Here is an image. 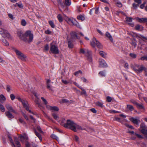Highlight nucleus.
I'll list each match as a JSON object with an SVG mask.
<instances>
[{
    "mask_svg": "<svg viewBox=\"0 0 147 147\" xmlns=\"http://www.w3.org/2000/svg\"><path fill=\"white\" fill-rule=\"evenodd\" d=\"M117 6L119 7H121L122 6V4L121 3L118 2L117 3Z\"/></svg>",
    "mask_w": 147,
    "mask_h": 147,
    "instance_id": "nucleus-58",
    "label": "nucleus"
},
{
    "mask_svg": "<svg viewBox=\"0 0 147 147\" xmlns=\"http://www.w3.org/2000/svg\"><path fill=\"white\" fill-rule=\"evenodd\" d=\"M15 51L16 55H18L19 58L22 60H25L26 58V56L23 53L17 49H15Z\"/></svg>",
    "mask_w": 147,
    "mask_h": 147,
    "instance_id": "nucleus-9",
    "label": "nucleus"
},
{
    "mask_svg": "<svg viewBox=\"0 0 147 147\" xmlns=\"http://www.w3.org/2000/svg\"><path fill=\"white\" fill-rule=\"evenodd\" d=\"M135 135L138 138H143V137L141 135L137 133H135Z\"/></svg>",
    "mask_w": 147,
    "mask_h": 147,
    "instance_id": "nucleus-52",
    "label": "nucleus"
},
{
    "mask_svg": "<svg viewBox=\"0 0 147 147\" xmlns=\"http://www.w3.org/2000/svg\"><path fill=\"white\" fill-rule=\"evenodd\" d=\"M99 54L101 56L104 58H105L107 56V54L102 51H100Z\"/></svg>",
    "mask_w": 147,
    "mask_h": 147,
    "instance_id": "nucleus-26",
    "label": "nucleus"
},
{
    "mask_svg": "<svg viewBox=\"0 0 147 147\" xmlns=\"http://www.w3.org/2000/svg\"><path fill=\"white\" fill-rule=\"evenodd\" d=\"M10 97L11 99L12 100H13L16 97L18 100L21 102L23 105V107L25 108L26 110L28 111L30 113L34 114L33 113L32 111L30 109V107L27 101L26 100L21 98L19 96H17L16 97L13 94H11L10 95Z\"/></svg>",
    "mask_w": 147,
    "mask_h": 147,
    "instance_id": "nucleus-2",
    "label": "nucleus"
},
{
    "mask_svg": "<svg viewBox=\"0 0 147 147\" xmlns=\"http://www.w3.org/2000/svg\"><path fill=\"white\" fill-rule=\"evenodd\" d=\"M136 106L139 109H142L143 108V106L142 104H139L138 103H137Z\"/></svg>",
    "mask_w": 147,
    "mask_h": 147,
    "instance_id": "nucleus-39",
    "label": "nucleus"
},
{
    "mask_svg": "<svg viewBox=\"0 0 147 147\" xmlns=\"http://www.w3.org/2000/svg\"><path fill=\"white\" fill-rule=\"evenodd\" d=\"M22 113L25 119L26 120H28V119L27 116L23 112H22Z\"/></svg>",
    "mask_w": 147,
    "mask_h": 147,
    "instance_id": "nucleus-53",
    "label": "nucleus"
},
{
    "mask_svg": "<svg viewBox=\"0 0 147 147\" xmlns=\"http://www.w3.org/2000/svg\"><path fill=\"white\" fill-rule=\"evenodd\" d=\"M99 75L100 76L103 77L105 76L106 74L105 72L103 71H101L99 72Z\"/></svg>",
    "mask_w": 147,
    "mask_h": 147,
    "instance_id": "nucleus-35",
    "label": "nucleus"
},
{
    "mask_svg": "<svg viewBox=\"0 0 147 147\" xmlns=\"http://www.w3.org/2000/svg\"><path fill=\"white\" fill-rule=\"evenodd\" d=\"M0 34L4 38L3 39V44L6 46H8L9 45V34L7 31L3 28H0Z\"/></svg>",
    "mask_w": 147,
    "mask_h": 147,
    "instance_id": "nucleus-3",
    "label": "nucleus"
},
{
    "mask_svg": "<svg viewBox=\"0 0 147 147\" xmlns=\"http://www.w3.org/2000/svg\"><path fill=\"white\" fill-rule=\"evenodd\" d=\"M143 70H144L146 72V69L142 66H141L138 69H135V71L138 73L141 72Z\"/></svg>",
    "mask_w": 147,
    "mask_h": 147,
    "instance_id": "nucleus-16",
    "label": "nucleus"
},
{
    "mask_svg": "<svg viewBox=\"0 0 147 147\" xmlns=\"http://www.w3.org/2000/svg\"><path fill=\"white\" fill-rule=\"evenodd\" d=\"M146 128L145 124L143 123H142L140 125V129Z\"/></svg>",
    "mask_w": 147,
    "mask_h": 147,
    "instance_id": "nucleus-46",
    "label": "nucleus"
},
{
    "mask_svg": "<svg viewBox=\"0 0 147 147\" xmlns=\"http://www.w3.org/2000/svg\"><path fill=\"white\" fill-rule=\"evenodd\" d=\"M0 110L1 111L3 112H4L5 111V109L3 106L1 104H0Z\"/></svg>",
    "mask_w": 147,
    "mask_h": 147,
    "instance_id": "nucleus-36",
    "label": "nucleus"
},
{
    "mask_svg": "<svg viewBox=\"0 0 147 147\" xmlns=\"http://www.w3.org/2000/svg\"><path fill=\"white\" fill-rule=\"evenodd\" d=\"M106 35L108 38H109V39L111 42H113V38L110 33L108 32H107L106 33Z\"/></svg>",
    "mask_w": 147,
    "mask_h": 147,
    "instance_id": "nucleus-21",
    "label": "nucleus"
},
{
    "mask_svg": "<svg viewBox=\"0 0 147 147\" xmlns=\"http://www.w3.org/2000/svg\"><path fill=\"white\" fill-rule=\"evenodd\" d=\"M130 102L136 105L138 103L136 101L133 100H130Z\"/></svg>",
    "mask_w": 147,
    "mask_h": 147,
    "instance_id": "nucleus-54",
    "label": "nucleus"
},
{
    "mask_svg": "<svg viewBox=\"0 0 147 147\" xmlns=\"http://www.w3.org/2000/svg\"><path fill=\"white\" fill-rule=\"evenodd\" d=\"M50 53L54 54H57L59 53L58 47L53 42L50 44Z\"/></svg>",
    "mask_w": 147,
    "mask_h": 147,
    "instance_id": "nucleus-7",
    "label": "nucleus"
},
{
    "mask_svg": "<svg viewBox=\"0 0 147 147\" xmlns=\"http://www.w3.org/2000/svg\"><path fill=\"white\" fill-rule=\"evenodd\" d=\"M15 142L16 144L17 145V147H20V144L19 142L18 141H16V139H15Z\"/></svg>",
    "mask_w": 147,
    "mask_h": 147,
    "instance_id": "nucleus-47",
    "label": "nucleus"
},
{
    "mask_svg": "<svg viewBox=\"0 0 147 147\" xmlns=\"http://www.w3.org/2000/svg\"><path fill=\"white\" fill-rule=\"evenodd\" d=\"M90 44L93 47H95V46H97L98 48L101 47L100 44L94 38H93Z\"/></svg>",
    "mask_w": 147,
    "mask_h": 147,
    "instance_id": "nucleus-8",
    "label": "nucleus"
},
{
    "mask_svg": "<svg viewBox=\"0 0 147 147\" xmlns=\"http://www.w3.org/2000/svg\"><path fill=\"white\" fill-rule=\"evenodd\" d=\"M77 18L78 20H80L82 21H83L85 20V18L84 16L80 15L78 16L77 17Z\"/></svg>",
    "mask_w": 147,
    "mask_h": 147,
    "instance_id": "nucleus-27",
    "label": "nucleus"
},
{
    "mask_svg": "<svg viewBox=\"0 0 147 147\" xmlns=\"http://www.w3.org/2000/svg\"><path fill=\"white\" fill-rule=\"evenodd\" d=\"M58 2L59 5L61 7L64 8L65 7V5H64L63 4L62 0H58Z\"/></svg>",
    "mask_w": 147,
    "mask_h": 147,
    "instance_id": "nucleus-28",
    "label": "nucleus"
},
{
    "mask_svg": "<svg viewBox=\"0 0 147 147\" xmlns=\"http://www.w3.org/2000/svg\"><path fill=\"white\" fill-rule=\"evenodd\" d=\"M134 1L138 3V5L141 3H142L141 0H134Z\"/></svg>",
    "mask_w": 147,
    "mask_h": 147,
    "instance_id": "nucleus-57",
    "label": "nucleus"
},
{
    "mask_svg": "<svg viewBox=\"0 0 147 147\" xmlns=\"http://www.w3.org/2000/svg\"><path fill=\"white\" fill-rule=\"evenodd\" d=\"M18 122H20V123L24 124L25 123V122L22 119L20 118L18 121Z\"/></svg>",
    "mask_w": 147,
    "mask_h": 147,
    "instance_id": "nucleus-50",
    "label": "nucleus"
},
{
    "mask_svg": "<svg viewBox=\"0 0 147 147\" xmlns=\"http://www.w3.org/2000/svg\"><path fill=\"white\" fill-rule=\"evenodd\" d=\"M107 101L109 102H111V100H112V98L109 96H108L107 97Z\"/></svg>",
    "mask_w": 147,
    "mask_h": 147,
    "instance_id": "nucleus-49",
    "label": "nucleus"
},
{
    "mask_svg": "<svg viewBox=\"0 0 147 147\" xmlns=\"http://www.w3.org/2000/svg\"><path fill=\"white\" fill-rule=\"evenodd\" d=\"M59 110V108L55 106L52 107L51 111H58Z\"/></svg>",
    "mask_w": 147,
    "mask_h": 147,
    "instance_id": "nucleus-33",
    "label": "nucleus"
},
{
    "mask_svg": "<svg viewBox=\"0 0 147 147\" xmlns=\"http://www.w3.org/2000/svg\"><path fill=\"white\" fill-rule=\"evenodd\" d=\"M79 74H82V71L81 70H79V71L76 72L74 73V75L76 76H78Z\"/></svg>",
    "mask_w": 147,
    "mask_h": 147,
    "instance_id": "nucleus-45",
    "label": "nucleus"
},
{
    "mask_svg": "<svg viewBox=\"0 0 147 147\" xmlns=\"http://www.w3.org/2000/svg\"><path fill=\"white\" fill-rule=\"evenodd\" d=\"M49 49V47L48 44H46L44 47V50L47 51Z\"/></svg>",
    "mask_w": 147,
    "mask_h": 147,
    "instance_id": "nucleus-48",
    "label": "nucleus"
},
{
    "mask_svg": "<svg viewBox=\"0 0 147 147\" xmlns=\"http://www.w3.org/2000/svg\"><path fill=\"white\" fill-rule=\"evenodd\" d=\"M91 111L94 113H96V111L94 109L92 108L90 109Z\"/></svg>",
    "mask_w": 147,
    "mask_h": 147,
    "instance_id": "nucleus-61",
    "label": "nucleus"
},
{
    "mask_svg": "<svg viewBox=\"0 0 147 147\" xmlns=\"http://www.w3.org/2000/svg\"><path fill=\"white\" fill-rule=\"evenodd\" d=\"M126 22L128 23L131 26L133 27L134 26L133 23H130L132 22V18L131 17H127L125 18Z\"/></svg>",
    "mask_w": 147,
    "mask_h": 147,
    "instance_id": "nucleus-15",
    "label": "nucleus"
},
{
    "mask_svg": "<svg viewBox=\"0 0 147 147\" xmlns=\"http://www.w3.org/2000/svg\"><path fill=\"white\" fill-rule=\"evenodd\" d=\"M130 56L133 58H136L137 57V55L133 53H131L129 54Z\"/></svg>",
    "mask_w": 147,
    "mask_h": 147,
    "instance_id": "nucleus-41",
    "label": "nucleus"
},
{
    "mask_svg": "<svg viewBox=\"0 0 147 147\" xmlns=\"http://www.w3.org/2000/svg\"><path fill=\"white\" fill-rule=\"evenodd\" d=\"M135 19L138 22L140 23L147 22V18H135Z\"/></svg>",
    "mask_w": 147,
    "mask_h": 147,
    "instance_id": "nucleus-13",
    "label": "nucleus"
},
{
    "mask_svg": "<svg viewBox=\"0 0 147 147\" xmlns=\"http://www.w3.org/2000/svg\"><path fill=\"white\" fill-rule=\"evenodd\" d=\"M86 51L84 49H80V53H82L83 54H85L86 55H87V54L86 53Z\"/></svg>",
    "mask_w": 147,
    "mask_h": 147,
    "instance_id": "nucleus-31",
    "label": "nucleus"
},
{
    "mask_svg": "<svg viewBox=\"0 0 147 147\" xmlns=\"http://www.w3.org/2000/svg\"><path fill=\"white\" fill-rule=\"evenodd\" d=\"M62 82L66 84H67L69 83V82L67 81L63 80H62Z\"/></svg>",
    "mask_w": 147,
    "mask_h": 147,
    "instance_id": "nucleus-63",
    "label": "nucleus"
},
{
    "mask_svg": "<svg viewBox=\"0 0 147 147\" xmlns=\"http://www.w3.org/2000/svg\"><path fill=\"white\" fill-rule=\"evenodd\" d=\"M96 106L102 108L103 107V103L102 102L98 101L95 103Z\"/></svg>",
    "mask_w": 147,
    "mask_h": 147,
    "instance_id": "nucleus-22",
    "label": "nucleus"
},
{
    "mask_svg": "<svg viewBox=\"0 0 147 147\" xmlns=\"http://www.w3.org/2000/svg\"><path fill=\"white\" fill-rule=\"evenodd\" d=\"M9 140H10V142H11V144L12 145V147H15L14 144H13V142L12 140L10 138V137Z\"/></svg>",
    "mask_w": 147,
    "mask_h": 147,
    "instance_id": "nucleus-62",
    "label": "nucleus"
},
{
    "mask_svg": "<svg viewBox=\"0 0 147 147\" xmlns=\"http://www.w3.org/2000/svg\"><path fill=\"white\" fill-rule=\"evenodd\" d=\"M52 116L55 120L58 121H59V118L58 115L57 114L54 113L53 114H52Z\"/></svg>",
    "mask_w": 147,
    "mask_h": 147,
    "instance_id": "nucleus-25",
    "label": "nucleus"
},
{
    "mask_svg": "<svg viewBox=\"0 0 147 147\" xmlns=\"http://www.w3.org/2000/svg\"><path fill=\"white\" fill-rule=\"evenodd\" d=\"M127 107L131 111H133L134 110L133 107L131 105H127Z\"/></svg>",
    "mask_w": 147,
    "mask_h": 147,
    "instance_id": "nucleus-32",
    "label": "nucleus"
},
{
    "mask_svg": "<svg viewBox=\"0 0 147 147\" xmlns=\"http://www.w3.org/2000/svg\"><path fill=\"white\" fill-rule=\"evenodd\" d=\"M23 40L30 42L32 41L33 38V34L30 31H26L24 34V38H22Z\"/></svg>",
    "mask_w": 147,
    "mask_h": 147,
    "instance_id": "nucleus-6",
    "label": "nucleus"
},
{
    "mask_svg": "<svg viewBox=\"0 0 147 147\" xmlns=\"http://www.w3.org/2000/svg\"><path fill=\"white\" fill-rule=\"evenodd\" d=\"M131 44L132 45L134 46V48H135L136 46V41H134L132 42Z\"/></svg>",
    "mask_w": 147,
    "mask_h": 147,
    "instance_id": "nucleus-56",
    "label": "nucleus"
},
{
    "mask_svg": "<svg viewBox=\"0 0 147 147\" xmlns=\"http://www.w3.org/2000/svg\"><path fill=\"white\" fill-rule=\"evenodd\" d=\"M65 20L69 24H72L73 25L75 26L78 28L81 29V27L79 23L76 20L73 18H69L67 17H65L64 18Z\"/></svg>",
    "mask_w": 147,
    "mask_h": 147,
    "instance_id": "nucleus-5",
    "label": "nucleus"
},
{
    "mask_svg": "<svg viewBox=\"0 0 147 147\" xmlns=\"http://www.w3.org/2000/svg\"><path fill=\"white\" fill-rule=\"evenodd\" d=\"M62 124L65 127L69 128L74 132L83 130L81 126L71 120H67L65 123L62 122Z\"/></svg>",
    "mask_w": 147,
    "mask_h": 147,
    "instance_id": "nucleus-1",
    "label": "nucleus"
},
{
    "mask_svg": "<svg viewBox=\"0 0 147 147\" xmlns=\"http://www.w3.org/2000/svg\"><path fill=\"white\" fill-rule=\"evenodd\" d=\"M65 20L69 24H72L73 25L75 26L78 28L81 29V27L79 23L76 20L73 18H69L67 17H65L64 18Z\"/></svg>",
    "mask_w": 147,
    "mask_h": 147,
    "instance_id": "nucleus-4",
    "label": "nucleus"
},
{
    "mask_svg": "<svg viewBox=\"0 0 147 147\" xmlns=\"http://www.w3.org/2000/svg\"><path fill=\"white\" fill-rule=\"evenodd\" d=\"M37 130L40 132H42V131L41 130V128L39 126H38L37 127Z\"/></svg>",
    "mask_w": 147,
    "mask_h": 147,
    "instance_id": "nucleus-64",
    "label": "nucleus"
},
{
    "mask_svg": "<svg viewBox=\"0 0 147 147\" xmlns=\"http://www.w3.org/2000/svg\"><path fill=\"white\" fill-rule=\"evenodd\" d=\"M64 3L65 5L69 6L71 4V1L70 0H65Z\"/></svg>",
    "mask_w": 147,
    "mask_h": 147,
    "instance_id": "nucleus-23",
    "label": "nucleus"
},
{
    "mask_svg": "<svg viewBox=\"0 0 147 147\" xmlns=\"http://www.w3.org/2000/svg\"><path fill=\"white\" fill-rule=\"evenodd\" d=\"M46 107L47 109H48L49 110H50L51 111L52 108V106H51L49 105H46Z\"/></svg>",
    "mask_w": 147,
    "mask_h": 147,
    "instance_id": "nucleus-60",
    "label": "nucleus"
},
{
    "mask_svg": "<svg viewBox=\"0 0 147 147\" xmlns=\"http://www.w3.org/2000/svg\"><path fill=\"white\" fill-rule=\"evenodd\" d=\"M99 65L100 67H107V65L106 62L102 59H100L99 61Z\"/></svg>",
    "mask_w": 147,
    "mask_h": 147,
    "instance_id": "nucleus-10",
    "label": "nucleus"
},
{
    "mask_svg": "<svg viewBox=\"0 0 147 147\" xmlns=\"http://www.w3.org/2000/svg\"><path fill=\"white\" fill-rule=\"evenodd\" d=\"M51 137L53 139H55L57 141L59 140L58 138L54 134H52L51 136Z\"/></svg>",
    "mask_w": 147,
    "mask_h": 147,
    "instance_id": "nucleus-42",
    "label": "nucleus"
},
{
    "mask_svg": "<svg viewBox=\"0 0 147 147\" xmlns=\"http://www.w3.org/2000/svg\"><path fill=\"white\" fill-rule=\"evenodd\" d=\"M6 100V98L3 94L0 95V102L1 103L4 102Z\"/></svg>",
    "mask_w": 147,
    "mask_h": 147,
    "instance_id": "nucleus-20",
    "label": "nucleus"
},
{
    "mask_svg": "<svg viewBox=\"0 0 147 147\" xmlns=\"http://www.w3.org/2000/svg\"><path fill=\"white\" fill-rule=\"evenodd\" d=\"M129 120L132 122L133 123L138 124L140 122L139 119H136V118L130 117L129 118Z\"/></svg>",
    "mask_w": 147,
    "mask_h": 147,
    "instance_id": "nucleus-12",
    "label": "nucleus"
},
{
    "mask_svg": "<svg viewBox=\"0 0 147 147\" xmlns=\"http://www.w3.org/2000/svg\"><path fill=\"white\" fill-rule=\"evenodd\" d=\"M49 23L52 28H54L55 27V25L53 22L52 21L50 20L49 21Z\"/></svg>",
    "mask_w": 147,
    "mask_h": 147,
    "instance_id": "nucleus-34",
    "label": "nucleus"
},
{
    "mask_svg": "<svg viewBox=\"0 0 147 147\" xmlns=\"http://www.w3.org/2000/svg\"><path fill=\"white\" fill-rule=\"evenodd\" d=\"M139 130L145 136L147 134V129L146 128L139 129Z\"/></svg>",
    "mask_w": 147,
    "mask_h": 147,
    "instance_id": "nucleus-19",
    "label": "nucleus"
},
{
    "mask_svg": "<svg viewBox=\"0 0 147 147\" xmlns=\"http://www.w3.org/2000/svg\"><path fill=\"white\" fill-rule=\"evenodd\" d=\"M74 139L76 141H78L79 140V138L77 136L75 135L74 137Z\"/></svg>",
    "mask_w": 147,
    "mask_h": 147,
    "instance_id": "nucleus-59",
    "label": "nucleus"
},
{
    "mask_svg": "<svg viewBox=\"0 0 147 147\" xmlns=\"http://www.w3.org/2000/svg\"><path fill=\"white\" fill-rule=\"evenodd\" d=\"M17 35L19 36L20 38L22 40H23V38H24V34H22V32L21 31H19L17 32Z\"/></svg>",
    "mask_w": 147,
    "mask_h": 147,
    "instance_id": "nucleus-17",
    "label": "nucleus"
},
{
    "mask_svg": "<svg viewBox=\"0 0 147 147\" xmlns=\"http://www.w3.org/2000/svg\"><path fill=\"white\" fill-rule=\"evenodd\" d=\"M87 55H89L88 56V59L89 61L91 62L92 61V59L91 56L89 54H87Z\"/></svg>",
    "mask_w": 147,
    "mask_h": 147,
    "instance_id": "nucleus-55",
    "label": "nucleus"
},
{
    "mask_svg": "<svg viewBox=\"0 0 147 147\" xmlns=\"http://www.w3.org/2000/svg\"><path fill=\"white\" fill-rule=\"evenodd\" d=\"M19 138L22 142L26 141L28 139L27 135L25 133L20 136Z\"/></svg>",
    "mask_w": 147,
    "mask_h": 147,
    "instance_id": "nucleus-11",
    "label": "nucleus"
},
{
    "mask_svg": "<svg viewBox=\"0 0 147 147\" xmlns=\"http://www.w3.org/2000/svg\"><path fill=\"white\" fill-rule=\"evenodd\" d=\"M142 61H147V55L143 56L140 58V59Z\"/></svg>",
    "mask_w": 147,
    "mask_h": 147,
    "instance_id": "nucleus-37",
    "label": "nucleus"
},
{
    "mask_svg": "<svg viewBox=\"0 0 147 147\" xmlns=\"http://www.w3.org/2000/svg\"><path fill=\"white\" fill-rule=\"evenodd\" d=\"M41 99L44 102L45 104V105H47V102L46 100L43 97H41Z\"/></svg>",
    "mask_w": 147,
    "mask_h": 147,
    "instance_id": "nucleus-51",
    "label": "nucleus"
},
{
    "mask_svg": "<svg viewBox=\"0 0 147 147\" xmlns=\"http://www.w3.org/2000/svg\"><path fill=\"white\" fill-rule=\"evenodd\" d=\"M34 94L36 97V99L35 100V102L36 104H39V99L38 98V96H37L36 93H34Z\"/></svg>",
    "mask_w": 147,
    "mask_h": 147,
    "instance_id": "nucleus-30",
    "label": "nucleus"
},
{
    "mask_svg": "<svg viewBox=\"0 0 147 147\" xmlns=\"http://www.w3.org/2000/svg\"><path fill=\"white\" fill-rule=\"evenodd\" d=\"M57 18L60 22H61L63 21V18L61 14H59L57 16Z\"/></svg>",
    "mask_w": 147,
    "mask_h": 147,
    "instance_id": "nucleus-29",
    "label": "nucleus"
},
{
    "mask_svg": "<svg viewBox=\"0 0 147 147\" xmlns=\"http://www.w3.org/2000/svg\"><path fill=\"white\" fill-rule=\"evenodd\" d=\"M21 24L22 26H25L26 24V22L25 20L23 19L21 20Z\"/></svg>",
    "mask_w": 147,
    "mask_h": 147,
    "instance_id": "nucleus-40",
    "label": "nucleus"
},
{
    "mask_svg": "<svg viewBox=\"0 0 147 147\" xmlns=\"http://www.w3.org/2000/svg\"><path fill=\"white\" fill-rule=\"evenodd\" d=\"M35 133L36 135L39 138V139L40 140H42V137L41 135L40 134H39L36 131H35Z\"/></svg>",
    "mask_w": 147,
    "mask_h": 147,
    "instance_id": "nucleus-44",
    "label": "nucleus"
},
{
    "mask_svg": "<svg viewBox=\"0 0 147 147\" xmlns=\"http://www.w3.org/2000/svg\"><path fill=\"white\" fill-rule=\"evenodd\" d=\"M18 6L19 7L21 8H23V6L22 3L19 4L18 3H16V4L15 6Z\"/></svg>",
    "mask_w": 147,
    "mask_h": 147,
    "instance_id": "nucleus-43",
    "label": "nucleus"
},
{
    "mask_svg": "<svg viewBox=\"0 0 147 147\" xmlns=\"http://www.w3.org/2000/svg\"><path fill=\"white\" fill-rule=\"evenodd\" d=\"M74 45L70 41H68V47L69 48H72L73 47Z\"/></svg>",
    "mask_w": 147,
    "mask_h": 147,
    "instance_id": "nucleus-38",
    "label": "nucleus"
},
{
    "mask_svg": "<svg viewBox=\"0 0 147 147\" xmlns=\"http://www.w3.org/2000/svg\"><path fill=\"white\" fill-rule=\"evenodd\" d=\"M71 39L72 40H74V39L76 38L79 39V38L77 36L76 33L75 32H72L71 33Z\"/></svg>",
    "mask_w": 147,
    "mask_h": 147,
    "instance_id": "nucleus-14",
    "label": "nucleus"
},
{
    "mask_svg": "<svg viewBox=\"0 0 147 147\" xmlns=\"http://www.w3.org/2000/svg\"><path fill=\"white\" fill-rule=\"evenodd\" d=\"M10 112H12L15 113H16L15 111L12 108L10 107ZM13 115L10 113V118H13Z\"/></svg>",
    "mask_w": 147,
    "mask_h": 147,
    "instance_id": "nucleus-24",
    "label": "nucleus"
},
{
    "mask_svg": "<svg viewBox=\"0 0 147 147\" xmlns=\"http://www.w3.org/2000/svg\"><path fill=\"white\" fill-rule=\"evenodd\" d=\"M137 37L140 41L142 40H147V38L141 35H138L137 36Z\"/></svg>",
    "mask_w": 147,
    "mask_h": 147,
    "instance_id": "nucleus-18",
    "label": "nucleus"
}]
</instances>
